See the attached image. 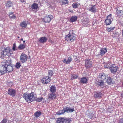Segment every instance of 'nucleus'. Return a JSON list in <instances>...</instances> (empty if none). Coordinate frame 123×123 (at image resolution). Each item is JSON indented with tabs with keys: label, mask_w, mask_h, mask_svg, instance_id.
Here are the masks:
<instances>
[{
	"label": "nucleus",
	"mask_w": 123,
	"mask_h": 123,
	"mask_svg": "<svg viewBox=\"0 0 123 123\" xmlns=\"http://www.w3.org/2000/svg\"><path fill=\"white\" fill-rule=\"evenodd\" d=\"M107 52V50L106 48H101L99 51L100 54L102 56H103Z\"/></svg>",
	"instance_id": "nucleus-17"
},
{
	"label": "nucleus",
	"mask_w": 123,
	"mask_h": 123,
	"mask_svg": "<svg viewBox=\"0 0 123 123\" xmlns=\"http://www.w3.org/2000/svg\"><path fill=\"white\" fill-rule=\"evenodd\" d=\"M0 67V75H2L7 72V64L1 65Z\"/></svg>",
	"instance_id": "nucleus-4"
},
{
	"label": "nucleus",
	"mask_w": 123,
	"mask_h": 123,
	"mask_svg": "<svg viewBox=\"0 0 123 123\" xmlns=\"http://www.w3.org/2000/svg\"><path fill=\"white\" fill-rule=\"evenodd\" d=\"M62 5H66L68 4V0H60Z\"/></svg>",
	"instance_id": "nucleus-40"
},
{
	"label": "nucleus",
	"mask_w": 123,
	"mask_h": 123,
	"mask_svg": "<svg viewBox=\"0 0 123 123\" xmlns=\"http://www.w3.org/2000/svg\"><path fill=\"white\" fill-rule=\"evenodd\" d=\"M50 78L48 76H45L43 78L42 80V81L43 84H47L50 81Z\"/></svg>",
	"instance_id": "nucleus-9"
},
{
	"label": "nucleus",
	"mask_w": 123,
	"mask_h": 123,
	"mask_svg": "<svg viewBox=\"0 0 123 123\" xmlns=\"http://www.w3.org/2000/svg\"><path fill=\"white\" fill-rule=\"evenodd\" d=\"M18 38H19V37H18Z\"/></svg>",
	"instance_id": "nucleus-55"
},
{
	"label": "nucleus",
	"mask_w": 123,
	"mask_h": 123,
	"mask_svg": "<svg viewBox=\"0 0 123 123\" xmlns=\"http://www.w3.org/2000/svg\"><path fill=\"white\" fill-rule=\"evenodd\" d=\"M28 56L25 54L22 53L20 57V61L22 63L25 62L28 59Z\"/></svg>",
	"instance_id": "nucleus-5"
},
{
	"label": "nucleus",
	"mask_w": 123,
	"mask_h": 123,
	"mask_svg": "<svg viewBox=\"0 0 123 123\" xmlns=\"http://www.w3.org/2000/svg\"><path fill=\"white\" fill-rule=\"evenodd\" d=\"M118 68L117 67L115 66L114 64L110 68V70L111 73L113 74H115L117 71Z\"/></svg>",
	"instance_id": "nucleus-10"
},
{
	"label": "nucleus",
	"mask_w": 123,
	"mask_h": 123,
	"mask_svg": "<svg viewBox=\"0 0 123 123\" xmlns=\"http://www.w3.org/2000/svg\"><path fill=\"white\" fill-rule=\"evenodd\" d=\"M111 16L112 15L111 14L107 17L106 19L105 20L104 22L106 25H109L111 24L113 20Z\"/></svg>",
	"instance_id": "nucleus-6"
},
{
	"label": "nucleus",
	"mask_w": 123,
	"mask_h": 123,
	"mask_svg": "<svg viewBox=\"0 0 123 123\" xmlns=\"http://www.w3.org/2000/svg\"><path fill=\"white\" fill-rule=\"evenodd\" d=\"M89 22V19L87 18L84 20L83 22V25L85 26H87L88 25V23Z\"/></svg>",
	"instance_id": "nucleus-25"
},
{
	"label": "nucleus",
	"mask_w": 123,
	"mask_h": 123,
	"mask_svg": "<svg viewBox=\"0 0 123 123\" xmlns=\"http://www.w3.org/2000/svg\"><path fill=\"white\" fill-rule=\"evenodd\" d=\"M72 59L71 57L69 56L68 57L67 60H66V59L64 58L63 62L64 63L67 64H68L72 61Z\"/></svg>",
	"instance_id": "nucleus-18"
},
{
	"label": "nucleus",
	"mask_w": 123,
	"mask_h": 123,
	"mask_svg": "<svg viewBox=\"0 0 123 123\" xmlns=\"http://www.w3.org/2000/svg\"><path fill=\"white\" fill-rule=\"evenodd\" d=\"M6 6L8 7H10L12 6V2L10 1H7L6 3Z\"/></svg>",
	"instance_id": "nucleus-37"
},
{
	"label": "nucleus",
	"mask_w": 123,
	"mask_h": 123,
	"mask_svg": "<svg viewBox=\"0 0 123 123\" xmlns=\"http://www.w3.org/2000/svg\"><path fill=\"white\" fill-rule=\"evenodd\" d=\"M9 122V120H7L5 118H4L1 121L0 123H8Z\"/></svg>",
	"instance_id": "nucleus-43"
},
{
	"label": "nucleus",
	"mask_w": 123,
	"mask_h": 123,
	"mask_svg": "<svg viewBox=\"0 0 123 123\" xmlns=\"http://www.w3.org/2000/svg\"><path fill=\"white\" fill-rule=\"evenodd\" d=\"M23 38H21V41H23Z\"/></svg>",
	"instance_id": "nucleus-53"
},
{
	"label": "nucleus",
	"mask_w": 123,
	"mask_h": 123,
	"mask_svg": "<svg viewBox=\"0 0 123 123\" xmlns=\"http://www.w3.org/2000/svg\"><path fill=\"white\" fill-rule=\"evenodd\" d=\"M53 18V17L51 15H48V16L45 17L43 19L45 23H49L51 20Z\"/></svg>",
	"instance_id": "nucleus-11"
},
{
	"label": "nucleus",
	"mask_w": 123,
	"mask_h": 123,
	"mask_svg": "<svg viewBox=\"0 0 123 123\" xmlns=\"http://www.w3.org/2000/svg\"><path fill=\"white\" fill-rule=\"evenodd\" d=\"M86 115L88 118L90 119H92V117H95L94 116V114L89 110H87L86 112Z\"/></svg>",
	"instance_id": "nucleus-12"
},
{
	"label": "nucleus",
	"mask_w": 123,
	"mask_h": 123,
	"mask_svg": "<svg viewBox=\"0 0 123 123\" xmlns=\"http://www.w3.org/2000/svg\"><path fill=\"white\" fill-rule=\"evenodd\" d=\"M31 9L33 11L37 10H38L39 8V7L38 4L36 3H33L31 6Z\"/></svg>",
	"instance_id": "nucleus-15"
},
{
	"label": "nucleus",
	"mask_w": 123,
	"mask_h": 123,
	"mask_svg": "<svg viewBox=\"0 0 123 123\" xmlns=\"http://www.w3.org/2000/svg\"><path fill=\"white\" fill-rule=\"evenodd\" d=\"M92 24H93V25H95L96 24L95 23H94V24L93 23Z\"/></svg>",
	"instance_id": "nucleus-51"
},
{
	"label": "nucleus",
	"mask_w": 123,
	"mask_h": 123,
	"mask_svg": "<svg viewBox=\"0 0 123 123\" xmlns=\"http://www.w3.org/2000/svg\"><path fill=\"white\" fill-rule=\"evenodd\" d=\"M88 80L85 77H83L81 78L80 80V82L81 83L83 84L86 83L87 82Z\"/></svg>",
	"instance_id": "nucleus-27"
},
{
	"label": "nucleus",
	"mask_w": 123,
	"mask_h": 123,
	"mask_svg": "<svg viewBox=\"0 0 123 123\" xmlns=\"http://www.w3.org/2000/svg\"><path fill=\"white\" fill-rule=\"evenodd\" d=\"M14 67L12 65V64H7V72H11L13 71V68Z\"/></svg>",
	"instance_id": "nucleus-13"
},
{
	"label": "nucleus",
	"mask_w": 123,
	"mask_h": 123,
	"mask_svg": "<svg viewBox=\"0 0 123 123\" xmlns=\"http://www.w3.org/2000/svg\"><path fill=\"white\" fill-rule=\"evenodd\" d=\"M102 96V94L100 92H95L94 96L96 98H99Z\"/></svg>",
	"instance_id": "nucleus-21"
},
{
	"label": "nucleus",
	"mask_w": 123,
	"mask_h": 123,
	"mask_svg": "<svg viewBox=\"0 0 123 123\" xmlns=\"http://www.w3.org/2000/svg\"><path fill=\"white\" fill-rule=\"evenodd\" d=\"M57 123H64L63 117H60L57 119Z\"/></svg>",
	"instance_id": "nucleus-31"
},
{
	"label": "nucleus",
	"mask_w": 123,
	"mask_h": 123,
	"mask_svg": "<svg viewBox=\"0 0 123 123\" xmlns=\"http://www.w3.org/2000/svg\"><path fill=\"white\" fill-rule=\"evenodd\" d=\"M108 75L107 74L103 73H100L99 74V77L101 78L102 80H104L106 79Z\"/></svg>",
	"instance_id": "nucleus-19"
},
{
	"label": "nucleus",
	"mask_w": 123,
	"mask_h": 123,
	"mask_svg": "<svg viewBox=\"0 0 123 123\" xmlns=\"http://www.w3.org/2000/svg\"><path fill=\"white\" fill-rule=\"evenodd\" d=\"M56 88L55 86H51L50 88V91L52 92H55Z\"/></svg>",
	"instance_id": "nucleus-33"
},
{
	"label": "nucleus",
	"mask_w": 123,
	"mask_h": 123,
	"mask_svg": "<svg viewBox=\"0 0 123 123\" xmlns=\"http://www.w3.org/2000/svg\"><path fill=\"white\" fill-rule=\"evenodd\" d=\"M114 64L111 63L110 62H108L105 64L104 67L106 68H109L110 69V68L113 66Z\"/></svg>",
	"instance_id": "nucleus-22"
},
{
	"label": "nucleus",
	"mask_w": 123,
	"mask_h": 123,
	"mask_svg": "<svg viewBox=\"0 0 123 123\" xmlns=\"http://www.w3.org/2000/svg\"><path fill=\"white\" fill-rule=\"evenodd\" d=\"M122 36H123V32H122Z\"/></svg>",
	"instance_id": "nucleus-54"
},
{
	"label": "nucleus",
	"mask_w": 123,
	"mask_h": 123,
	"mask_svg": "<svg viewBox=\"0 0 123 123\" xmlns=\"http://www.w3.org/2000/svg\"><path fill=\"white\" fill-rule=\"evenodd\" d=\"M42 114L41 112L39 111H37L34 113V115L36 117H39Z\"/></svg>",
	"instance_id": "nucleus-34"
},
{
	"label": "nucleus",
	"mask_w": 123,
	"mask_h": 123,
	"mask_svg": "<svg viewBox=\"0 0 123 123\" xmlns=\"http://www.w3.org/2000/svg\"><path fill=\"white\" fill-rule=\"evenodd\" d=\"M77 3H73L72 4V6L73 8H76L77 7Z\"/></svg>",
	"instance_id": "nucleus-46"
},
{
	"label": "nucleus",
	"mask_w": 123,
	"mask_h": 123,
	"mask_svg": "<svg viewBox=\"0 0 123 123\" xmlns=\"http://www.w3.org/2000/svg\"><path fill=\"white\" fill-rule=\"evenodd\" d=\"M77 17L75 16H72L70 18V21L72 22H74L75 21L77 20Z\"/></svg>",
	"instance_id": "nucleus-32"
},
{
	"label": "nucleus",
	"mask_w": 123,
	"mask_h": 123,
	"mask_svg": "<svg viewBox=\"0 0 123 123\" xmlns=\"http://www.w3.org/2000/svg\"><path fill=\"white\" fill-rule=\"evenodd\" d=\"M65 112H67L68 113H71L74 111V108H71L67 106L65 107H64Z\"/></svg>",
	"instance_id": "nucleus-16"
},
{
	"label": "nucleus",
	"mask_w": 123,
	"mask_h": 123,
	"mask_svg": "<svg viewBox=\"0 0 123 123\" xmlns=\"http://www.w3.org/2000/svg\"><path fill=\"white\" fill-rule=\"evenodd\" d=\"M43 99V97H41L40 98H38L37 99V101L38 102H40L42 101Z\"/></svg>",
	"instance_id": "nucleus-47"
},
{
	"label": "nucleus",
	"mask_w": 123,
	"mask_h": 123,
	"mask_svg": "<svg viewBox=\"0 0 123 123\" xmlns=\"http://www.w3.org/2000/svg\"><path fill=\"white\" fill-rule=\"evenodd\" d=\"M47 40V38L45 37H42L40 38L39 41L41 43H45Z\"/></svg>",
	"instance_id": "nucleus-23"
},
{
	"label": "nucleus",
	"mask_w": 123,
	"mask_h": 123,
	"mask_svg": "<svg viewBox=\"0 0 123 123\" xmlns=\"http://www.w3.org/2000/svg\"><path fill=\"white\" fill-rule=\"evenodd\" d=\"M65 112V111L64 107L63 108V109L59 110L58 112H56V114L60 115L64 114Z\"/></svg>",
	"instance_id": "nucleus-24"
},
{
	"label": "nucleus",
	"mask_w": 123,
	"mask_h": 123,
	"mask_svg": "<svg viewBox=\"0 0 123 123\" xmlns=\"http://www.w3.org/2000/svg\"><path fill=\"white\" fill-rule=\"evenodd\" d=\"M12 49L14 51L17 50V49L16 48V44L15 43H14L13 44Z\"/></svg>",
	"instance_id": "nucleus-44"
},
{
	"label": "nucleus",
	"mask_w": 123,
	"mask_h": 123,
	"mask_svg": "<svg viewBox=\"0 0 123 123\" xmlns=\"http://www.w3.org/2000/svg\"><path fill=\"white\" fill-rule=\"evenodd\" d=\"M16 92V90L10 88L8 90V94L12 97L15 96Z\"/></svg>",
	"instance_id": "nucleus-7"
},
{
	"label": "nucleus",
	"mask_w": 123,
	"mask_h": 123,
	"mask_svg": "<svg viewBox=\"0 0 123 123\" xmlns=\"http://www.w3.org/2000/svg\"><path fill=\"white\" fill-rule=\"evenodd\" d=\"M63 120L64 123H69L71 121V118L63 117Z\"/></svg>",
	"instance_id": "nucleus-29"
},
{
	"label": "nucleus",
	"mask_w": 123,
	"mask_h": 123,
	"mask_svg": "<svg viewBox=\"0 0 123 123\" xmlns=\"http://www.w3.org/2000/svg\"><path fill=\"white\" fill-rule=\"evenodd\" d=\"M9 16L10 18L12 19H15L16 17V16L13 14V12H10L9 13Z\"/></svg>",
	"instance_id": "nucleus-35"
},
{
	"label": "nucleus",
	"mask_w": 123,
	"mask_h": 123,
	"mask_svg": "<svg viewBox=\"0 0 123 123\" xmlns=\"http://www.w3.org/2000/svg\"><path fill=\"white\" fill-rule=\"evenodd\" d=\"M115 28V27H113L107 28L106 30L108 32H110L111 31L113 30Z\"/></svg>",
	"instance_id": "nucleus-42"
},
{
	"label": "nucleus",
	"mask_w": 123,
	"mask_h": 123,
	"mask_svg": "<svg viewBox=\"0 0 123 123\" xmlns=\"http://www.w3.org/2000/svg\"><path fill=\"white\" fill-rule=\"evenodd\" d=\"M49 41L51 43H52L53 42L50 39H49Z\"/></svg>",
	"instance_id": "nucleus-50"
},
{
	"label": "nucleus",
	"mask_w": 123,
	"mask_h": 123,
	"mask_svg": "<svg viewBox=\"0 0 123 123\" xmlns=\"http://www.w3.org/2000/svg\"><path fill=\"white\" fill-rule=\"evenodd\" d=\"M53 71L52 70H49L48 71V77H51L53 75Z\"/></svg>",
	"instance_id": "nucleus-39"
},
{
	"label": "nucleus",
	"mask_w": 123,
	"mask_h": 123,
	"mask_svg": "<svg viewBox=\"0 0 123 123\" xmlns=\"http://www.w3.org/2000/svg\"><path fill=\"white\" fill-rule=\"evenodd\" d=\"M49 98L51 99H53L56 98L55 94V93L50 94L49 96Z\"/></svg>",
	"instance_id": "nucleus-30"
},
{
	"label": "nucleus",
	"mask_w": 123,
	"mask_h": 123,
	"mask_svg": "<svg viewBox=\"0 0 123 123\" xmlns=\"http://www.w3.org/2000/svg\"><path fill=\"white\" fill-rule=\"evenodd\" d=\"M122 85V86H123V83Z\"/></svg>",
	"instance_id": "nucleus-56"
},
{
	"label": "nucleus",
	"mask_w": 123,
	"mask_h": 123,
	"mask_svg": "<svg viewBox=\"0 0 123 123\" xmlns=\"http://www.w3.org/2000/svg\"><path fill=\"white\" fill-rule=\"evenodd\" d=\"M20 0L21 2L24 3L25 2L26 0Z\"/></svg>",
	"instance_id": "nucleus-49"
},
{
	"label": "nucleus",
	"mask_w": 123,
	"mask_h": 123,
	"mask_svg": "<svg viewBox=\"0 0 123 123\" xmlns=\"http://www.w3.org/2000/svg\"><path fill=\"white\" fill-rule=\"evenodd\" d=\"M78 75L77 74H73L71 76V79L73 80L74 79H76L78 77Z\"/></svg>",
	"instance_id": "nucleus-41"
},
{
	"label": "nucleus",
	"mask_w": 123,
	"mask_h": 123,
	"mask_svg": "<svg viewBox=\"0 0 123 123\" xmlns=\"http://www.w3.org/2000/svg\"><path fill=\"white\" fill-rule=\"evenodd\" d=\"M25 47V46L24 44H21L18 47V48L20 50H22Z\"/></svg>",
	"instance_id": "nucleus-38"
},
{
	"label": "nucleus",
	"mask_w": 123,
	"mask_h": 123,
	"mask_svg": "<svg viewBox=\"0 0 123 123\" xmlns=\"http://www.w3.org/2000/svg\"><path fill=\"white\" fill-rule=\"evenodd\" d=\"M20 25L23 28H24L27 27V24L26 22L23 21L20 23Z\"/></svg>",
	"instance_id": "nucleus-26"
},
{
	"label": "nucleus",
	"mask_w": 123,
	"mask_h": 123,
	"mask_svg": "<svg viewBox=\"0 0 123 123\" xmlns=\"http://www.w3.org/2000/svg\"><path fill=\"white\" fill-rule=\"evenodd\" d=\"M21 66V64L20 62H17L16 64V67L17 68H19Z\"/></svg>",
	"instance_id": "nucleus-45"
},
{
	"label": "nucleus",
	"mask_w": 123,
	"mask_h": 123,
	"mask_svg": "<svg viewBox=\"0 0 123 123\" xmlns=\"http://www.w3.org/2000/svg\"><path fill=\"white\" fill-rule=\"evenodd\" d=\"M118 123H123V119L122 118L120 120Z\"/></svg>",
	"instance_id": "nucleus-48"
},
{
	"label": "nucleus",
	"mask_w": 123,
	"mask_h": 123,
	"mask_svg": "<svg viewBox=\"0 0 123 123\" xmlns=\"http://www.w3.org/2000/svg\"><path fill=\"white\" fill-rule=\"evenodd\" d=\"M24 98L25 99L26 102L30 103L36 99L34 92H31L30 93H24L23 95Z\"/></svg>",
	"instance_id": "nucleus-1"
},
{
	"label": "nucleus",
	"mask_w": 123,
	"mask_h": 123,
	"mask_svg": "<svg viewBox=\"0 0 123 123\" xmlns=\"http://www.w3.org/2000/svg\"><path fill=\"white\" fill-rule=\"evenodd\" d=\"M116 15L117 17L120 18L123 15V11L122 10H118L117 8H116Z\"/></svg>",
	"instance_id": "nucleus-14"
},
{
	"label": "nucleus",
	"mask_w": 123,
	"mask_h": 123,
	"mask_svg": "<svg viewBox=\"0 0 123 123\" xmlns=\"http://www.w3.org/2000/svg\"><path fill=\"white\" fill-rule=\"evenodd\" d=\"M97 84L100 86L103 87L104 86V82L103 80H100L99 81H98L97 83Z\"/></svg>",
	"instance_id": "nucleus-36"
},
{
	"label": "nucleus",
	"mask_w": 123,
	"mask_h": 123,
	"mask_svg": "<svg viewBox=\"0 0 123 123\" xmlns=\"http://www.w3.org/2000/svg\"><path fill=\"white\" fill-rule=\"evenodd\" d=\"M23 42L24 43L25 42V41H23Z\"/></svg>",
	"instance_id": "nucleus-52"
},
{
	"label": "nucleus",
	"mask_w": 123,
	"mask_h": 123,
	"mask_svg": "<svg viewBox=\"0 0 123 123\" xmlns=\"http://www.w3.org/2000/svg\"><path fill=\"white\" fill-rule=\"evenodd\" d=\"M85 67L87 69H88L92 67L93 65V62L91 59H86L85 60Z\"/></svg>",
	"instance_id": "nucleus-2"
},
{
	"label": "nucleus",
	"mask_w": 123,
	"mask_h": 123,
	"mask_svg": "<svg viewBox=\"0 0 123 123\" xmlns=\"http://www.w3.org/2000/svg\"><path fill=\"white\" fill-rule=\"evenodd\" d=\"M122 31V32H123V30Z\"/></svg>",
	"instance_id": "nucleus-57"
},
{
	"label": "nucleus",
	"mask_w": 123,
	"mask_h": 123,
	"mask_svg": "<svg viewBox=\"0 0 123 123\" xmlns=\"http://www.w3.org/2000/svg\"><path fill=\"white\" fill-rule=\"evenodd\" d=\"M106 82L109 85H111L113 83L112 82V79L110 77H109L108 78Z\"/></svg>",
	"instance_id": "nucleus-28"
},
{
	"label": "nucleus",
	"mask_w": 123,
	"mask_h": 123,
	"mask_svg": "<svg viewBox=\"0 0 123 123\" xmlns=\"http://www.w3.org/2000/svg\"><path fill=\"white\" fill-rule=\"evenodd\" d=\"M12 50L10 49L9 47H7L6 48H5L4 50L3 51L1 52V54L6 55H7L8 53H9L11 54L10 52H11Z\"/></svg>",
	"instance_id": "nucleus-8"
},
{
	"label": "nucleus",
	"mask_w": 123,
	"mask_h": 123,
	"mask_svg": "<svg viewBox=\"0 0 123 123\" xmlns=\"http://www.w3.org/2000/svg\"><path fill=\"white\" fill-rule=\"evenodd\" d=\"M71 31H70L69 33L67 36H66L65 38L68 41H70L73 42L75 39V37L73 35V34H74L70 33Z\"/></svg>",
	"instance_id": "nucleus-3"
},
{
	"label": "nucleus",
	"mask_w": 123,
	"mask_h": 123,
	"mask_svg": "<svg viewBox=\"0 0 123 123\" xmlns=\"http://www.w3.org/2000/svg\"><path fill=\"white\" fill-rule=\"evenodd\" d=\"M95 6V5H91V7L89 8V10L93 12H96L97 11V9L96 8Z\"/></svg>",
	"instance_id": "nucleus-20"
},
{
	"label": "nucleus",
	"mask_w": 123,
	"mask_h": 123,
	"mask_svg": "<svg viewBox=\"0 0 123 123\" xmlns=\"http://www.w3.org/2000/svg\"><path fill=\"white\" fill-rule=\"evenodd\" d=\"M88 123V122H86V123Z\"/></svg>",
	"instance_id": "nucleus-58"
}]
</instances>
